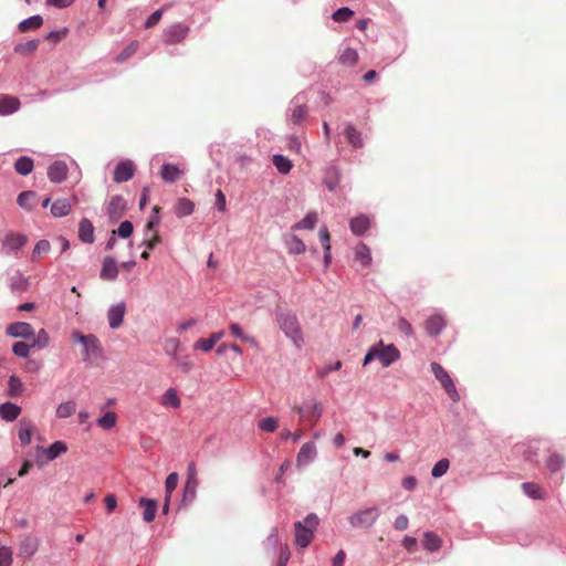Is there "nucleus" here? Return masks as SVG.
I'll return each instance as SVG.
<instances>
[{"mask_svg": "<svg viewBox=\"0 0 566 566\" xmlns=\"http://www.w3.org/2000/svg\"><path fill=\"white\" fill-rule=\"evenodd\" d=\"M523 492L531 499L538 500L544 497L542 489L533 482H524L522 484Z\"/></svg>", "mask_w": 566, "mask_h": 566, "instance_id": "nucleus-41", "label": "nucleus"}, {"mask_svg": "<svg viewBox=\"0 0 566 566\" xmlns=\"http://www.w3.org/2000/svg\"><path fill=\"white\" fill-rule=\"evenodd\" d=\"M338 61L343 65L353 66L358 61V53L356 50L347 48L340 53Z\"/></svg>", "mask_w": 566, "mask_h": 566, "instance_id": "nucleus-37", "label": "nucleus"}, {"mask_svg": "<svg viewBox=\"0 0 566 566\" xmlns=\"http://www.w3.org/2000/svg\"><path fill=\"white\" fill-rule=\"evenodd\" d=\"M298 412L304 415L310 422L316 423L322 417L323 406L316 400H311L307 401L303 407H300Z\"/></svg>", "mask_w": 566, "mask_h": 566, "instance_id": "nucleus-12", "label": "nucleus"}, {"mask_svg": "<svg viewBox=\"0 0 566 566\" xmlns=\"http://www.w3.org/2000/svg\"><path fill=\"white\" fill-rule=\"evenodd\" d=\"M450 463L448 459H441L439 460L431 470V475L433 478H441L449 470Z\"/></svg>", "mask_w": 566, "mask_h": 566, "instance_id": "nucleus-50", "label": "nucleus"}, {"mask_svg": "<svg viewBox=\"0 0 566 566\" xmlns=\"http://www.w3.org/2000/svg\"><path fill=\"white\" fill-rule=\"evenodd\" d=\"M189 28L182 23H176L168 27L163 34L166 44H176L186 39Z\"/></svg>", "mask_w": 566, "mask_h": 566, "instance_id": "nucleus-8", "label": "nucleus"}, {"mask_svg": "<svg viewBox=\"0 0 566 566\" xmlns=\"http://www.w3.org/2000/svg\"><path fill=\"white\" fill-rule=\"evenodd\" d=\"M21 412V408L11 402H4L0 406V417L7 421L15 420Z\"/></svg>", "mask_w": 566, "mask_h": 566, "instance_id": "nucleus-29", "label": "nucleus"}, {"mask_svg": "<svg viewBox=\"0 0 566 566\" xmlns=\"http://www.w3.org/2000/svg\"><path fill=\"white\" fill-rule=\"evenodd\" d=\"M115 233L122 238H128L133 233V224L129 221H123L117 231H113V234Z\"/></svg>", "mask_w": 566, "mask_h": 566, "instance_id": "nucleus-62", "label": "nucleus"}, {"mask_svg": "<svg viewBox=\"0 0 566 566\" xmlns=\"http://www.w3.org/2000/svg\"><path fill=\"white\" fill-rule=\"evenodd\" d=\"M32 339L31 346L44 348L49 345L50 337L45 329H41Z\"/></svg>", "mask_w": 566, "mask_h": 566, "instance_id": "nucleus-54", "label": "nucleus"}, {"mask_svg": "<svg viewBox=\"0 0 566 566\" xmlns=\"http://www.w3.org/2000/svg\"><path fill=\"white\" fill-rule=\"evenodd\" d=\"M276 321L285 336L292 340L295 347L301 348L304 344V338L296 315L292 313H281L277 315Z\"/></svg>", "mask_w": 566, "mask_h": 566, "instance_id": "nucleus-3", "label": "nucleus"}, {"mask_svg": "<svg viewBox=\"0 0 566 566\" xmlns=\"http://www.w3.org/2000/svg\"><path fill=\"white\" fill-rule=\"evenodd\" d=\"M139 49V42L133 41L130 42L116 57L117 62H124L129 59L132 55L136 54Z\"/></svg>", "mask_w": 566, "mask_h": 566, "instance_id": "nucleus-47", "label": "nucleus"}, {"mask_svg": "<svg viewBox=\"0 0 566 566\" xmlns=\"http://www.w3.org/2000/svg\"><path fill=\"white\" fill-rule=\"evenodd\" d=\"M116 420V413L113 411H108L97 420V424L102 429L108 430L115 427Z\"/></svg>", "mask_w": 566, "mask_h": 566, "instance_id": "nucleus-46", "label": "nucleus"}, {"mask_svg": "<svg viewBox=\"0 0 566 566\" xmlns=\"http://www.w3.org/2000/svg\"><path fill=\"white\" fill-rule=\"evenodd\" d=\"M396 327L405 336H407V337L413 336V328H412L411 324L405 317L398 318V321L396 323Z\"/></svg>", "mask_w": 566, "mask_h": 566, "instance_id": "nucleus-56", "label": "nucleus"}, {"mask_svg": "<svg viewBox=\"0 0 566 566\" xmlns=\"http://www.w3.org/2000/svg\"><path fill=\"white\" fill-rule=\"evenodd\" d=\"M126 308L124 303L113 305L107 312V318L112 328H118L122 325Z\"/></svg>", "mask_w": 566, "mask_h": 566, "instance_id": "nucleus-20", "label": "nucleus"}, {"mask_svg": "<svg viewBox=\"0 0 566 566\" xmlns=\"http://www.w3.org/2000/svg\"><path fill=\"white\" fill-rule=\"evenodd\" d=\"M409 525V520L405 514H400L396 517L394 522V527L397 531H405Z\"/></svg>", "mask_w": 566, "mask_h": 566, "instance_id": "nucleus-64", "label": "nucleus"}, {"mask_svg": "<svg viewBox=\"0 0 566 566\" xmlns=\"http://www.w3.org/2000/svg\"><path fill=\"white\" fill-rule=\"evenodd\" d=\"M174 363L180 367L184 371H190L193 368V363L188 355L177 354L172 358Z\"/></svg>", "mask_w": 566, "mask_h": 566, "instance_id": "nucleus-51", "label": "nucleus"}, {"mask_svg": "<svg viewBox=\"0 0 566 566\" xmlns=\"http://www.w3.org/2000/svg\"><path fill=\"white\" fill-rule=\"evenodd\" d=\"M323 250H331V237L327 227L323 226L318 231Z\"/></svg>", "mask_w": 566, "mask_h": 566, "instance_id": "nucleus-61", "label": "nucleus"}, {"mask_svg": "<svg viewBox=\"0 0 566 566\" xmlns=\"http://www.w3.org/2000/svg\"><path fill=\"white\" fill-rule=\"evenodd\" d=\"M72 210V202L69 199H57L51 206V213L55 218L67 216Z\"/></svg>", "mask_w": 566, "mask_h": 566, "instance_id": "nucleus-25", "label": "nucleus"}, {"mask_svg": "<svg viewBox=\"0 0 566 566\" xmlns=\"http://www.w3.org/2000/svg\"><path fill=\"white\" fill-rule=\"evenodd\" d=\"M28 242V239L25 235L14 232H9L4 235L2 239V252L4 254H10L11 252L19 251L22 249L25 243Z\"/></svg>", "mask_w": 566, "mask_h": 566, "instance_id": "nucleus-7", "label": "nucleus"}, {"mask_svg": "<svg viewBox=\"0 0 566 566\" xmlns=\"http://www.w3.org/2000/svg\"><path fill=\"white\" fill-rule=\"evenodd\" d=\"M195 210V205L187 198H180L175 206V213L181 218L190 216Z\"/></svg>", "mask_w": 566, "mask_h": 566, "instance_id": "nucleus-32", "label": "nucleus"}, {"mask_svg": "<svg viewBox=\"0 0 566 566\" xmlns=\"http://www.w3.org/2000/svg\"><path fill=\"white\" fill-rule=\"evenodd\" d=\"M318 221V214L315 211H310L302 220L296 222L293 230H313Z\"/></svg>", "mask_w": 566, "mask_h": 566, "instance_id": "nucleus-30", "label": "nucleus"}, {"mask_svg": "<svg viewBox=\"0 0 566 566\" xmlns=\"http://www.w3.org/2000/svg\"><path fill=\"white\" fill-rule=\"evenodd\" d=\"M318 523L317 515L311 513L303 521L294 524L295 544L298 548H305L312 543Z\"/></svg>", "mask_w": 566, "mask_h": 566, "instance_id": "nucleus-2", "label": "nucleus"}, {"mask_svg": "<svg viewBox=\"0 0 566 566\" xmlns=\"http://www.w3.org/2000/svg\"><path fill=\"white\" fill-rule=\"evenodd\" d=\"M72 340L83 345L85 358H88L91 354H96L99 350L98 339L94 335H82L80 332H73Z\"/></svg>", "mask_w": 566, "mask_h": 566, "instance_id": "nucleus-10", "label": "nucleus"}, {"mask_svg": "<svg viewBox=\"0 0 566 566\" xmlns=\"http://www.w3.org/2000/svg\"><path fill=\"white\" fill-rule=\"evenodd\" d=\"M380 516V511L377 506H370L363 510H359L352 514L348 518L350 526L358 527H371L378 517Z\"/></svg>", "mask_w": 566, "mask_h": 566, "instance_id": "nucleus-5", "label": "nucleus"}, {"mask_svg": "<svg viewBox=\"0 0 566 566\" xmlns=\"http://www.w3.org/2000/svg\"><path fill=\"white\" fill-rule=\"evenodd\" d=\"M197 468L195 462H190L187 467V481L184 490L185 500H193L198 486Z\"/></svg>", "mask_w": 566, "mask_h": 566, "instance_id": "nucleus-9", "label": "nucleus"}, {"mask_svg": "<svg viewBox=\"0 0 566 566\" xmlns=\"http://www.w3.org/2000/svg\"><path fill=\"white\" fill-rule=\"evenodd\" d=\"M51 250V244L48 240H40L33 251H32V261H38L41 259L44 254H48Z\"/></svg>", "mask_w": 566, "mask_h": 566, "instance_id": "nucleus-44", "label": "nucleus"}, {"mask_svg": "<svg viewBox=\"0 0 566 566\" xmlns=\"http://www.w3.org/2000/svg\"><path fill=\"white\" fill-rule=\"evenodd\" d=\"M43 24V19L41 15L36 14L30 17L23 21H21L18 25L20 32H29L31 30H36Z\"/></svg>", "mask_w": 566, "mask_h": 566, "instance_id": "nucleus-33", "label": "nucleus"}, {"mask_svg": "<svg viewBox=\"0 0 566 566\" xmlns=\"http://www.w3.org/2000/svg\"><path fill=\"white\" fill-rule=\"evenodd\" d=\"M67 165L64 161H54L48 169V177L54 184L64 181L67 177Z\"/></svg>", "mask_w": 566, "mask_h": 566, "instance_id": "nucleus-16", "label": "nucleus"}, {"mask_svg": "<svg viewBox=\"0 0 566 566\" xmlns=\"http://www.w3.org/2000/svg\"><path fill=\"white\" fill-rule=\"evenodd\" d=\"M285 245L290 254L298 255L305 252L306 245L305 243L294 234L289 235L285 239Z\"/></svg>", "mask_w": 566, "mask_h": 566, "instance_id": "nucleus-27", "label": "nucleus"}, {"mask_svg": "<svg viewBox=\"0 0 566 566\" xmlns=\"http://www.w3.org/2000/svg\"><path fill=\"white\" fill-rule=\"evenodd\" d=\"M279 427V422L274 417H266L258 422V428L264 432H274Z\"/></svg>", "mask_w": 566, "mask_h": 566, "instance_id": "nucleus-48", "label": "nucleus"}, {"mask_svg": "<svg viewBox=\"0 0 566 566\" xmlns=\"http://www.w3.org/2000/svg\"><path fill=\"white\" fill-rule=\"evenodd\" d=\"M21 106L20 99L13 95L0 94V116H8Z\"/></svg>", "mask_w": 566, "mask_h": 566, "instance_id": "nucleus-14", "label": "nucleus"}, {"mask_svg": "<svg viewBox=\"0 0 566 566\" xmlns=\"http://www.w3.org/2000/svg\"><path fill=\"white\" fill-rule=\"evenodd\" d=\"M354 15V11L350 10L349 8L347 7H343L338 10H336L332 18L334 21L336 22H346L348 21Z\"/></svg>", "mask_w": 566, "mask_h": 566, "instance_id": "nucleus-55", "label": "nucleus"}, {"mask_svg": "<svg viewBox=\"0 0 566 566\" xmlns=\"http://www.w3.org/2000/svg\"><path fill=\"white\" fill-rule=\"evenodd\" d=\"M67 451L66 443L62 441H55L49 448H38L36 451V462L42 464L46 461H53L59 455L65 453Z\"/></svg>", "mask_w": 566, "mask_h": 566, "instance_id": "nucleus-6", "label": "nucleus"}, {"mask_svg": "<svg viewBox=\"0 0 566 566\" xmlns=\"http://www.w3.org/2000/svg\"><path fill=\"white\" fill-rule=\"evenodd\" d=\"M430 367L436 379L440 382L449 398L453 402H458L460 400V395L455 388L454 381L448 371L439 363L436 361L431 363Z\"/></svg>", "mask_w": 566, "mask_h": 566, "instance_id": "nucleus-4", "label": "nucleus"}, {"mask_svg": "<svg viewBox=\"0 0 566 566\" xmlns=\"http://www.w3.org/2000/svg\"><path fill=\"white\" fill-rule=\"evenodd\" d=\"M125 208V201L122 197H112L107 207V213L112 219H119Z\"/></svg>", "mask_w": 566, "mask_h": 566, "instance_id": "nucleus-26", "label": "nucleus"}, {"mask_svg": "<svg viewBox=\"0 0 566 566\" xmlns=\"http://www.w3.org/2000/svg\"><path fill=\"white\" fill-rule=\"evenodd\" d=\"M442 542L440 537L433 532H426L423 534V547L429 552H437L440 549Z\"/></svg>", "mask_w": 566, "mask_h": 566, "instance_id": "nucleus-34", "label": "nucleus"}, {"mask_svg": "<svg viewBox=\"0 0 566 566\" xmlns=\"http://www.w3.org/2000/svg\"><path fill=\"white\" fill-rule=\"evenodd\" d=\"M446 318L441 314H433L424 322V329L430 336H438L446 327Z\"/></svg>", "mask_w": 566, "mask_h": 566, "instance_id": "nucleus-15", "label": "nucleus"}, {"mask_svg": "<svg viewBox=\"0 0 566 566\" xmlns=\"http://www.w3.org/2000/svg\"><path fill=\"white\" fill-rule=\"evenodd\" d=\"M76 410V403L73 400L61 403L56 409V417L65 419L71 417Z\"/></svg>", "mask_w": 566, "mask_h": 566, "instance_id": "nucleus-43", "label": "nucleus"}, {"mask_svg": "<svg viewBox=\"0 0 566 566\" xmlns=\"http://www.w3.org/2000/svg\"><path fill=\"white\" fill-rule=\"evenodd\" d=\"M307 114L305 105H295L292 109L291 120L293 124H301Z\"/></svg>", "mask_w": 566, "mask_h": 566, "instance_id": "nucleus-52", "label": "nucleus"}, {"mask_svg": "<svg viewBox=\"0 0 566 566\" xmlns=\"http://www.w3.org/2000/svg\"><path fill=\"white\" fill-rule=\"evenodd\" d=\"M317 457V449L316 444L313 441L305 442L297 455H296V465L298 468L305 467L313 462L315 458Z\"/></svg>", "mask_w": 566, "mask_h": 566, "instance_id": "nucleus-11", "label": "nucleus"}, {"mask_svg": "<svg viewBox=\"0 0 566 566\" xmlns=\"http://www.w3.org/2000/svg\"><path fill=\"white\" fill-rule=\"evenodd\" d=\"M178 481H179V476L176 472L170 473L166 479V482H165L166 495H165V501H164V505H163L164 514H167L169 511L171 494L176 490Z\"/></svg>", "mask_w": 566, "mask_h": 566, "instance_id": "nucleus-18", "label": "nucleus"}, {"mask_svg": "<svg viewBox=\"0 0 566 566\" xmlns=\"http://www.w3.org/2000/svg\"><path fill=\"white\" fill-rule=\"evenodd\" d=\"M7 333L12 337L30 339L34 337V329L29 323L17 322L8 326Z\"/></svg>", "mask_w": 566, "mask_h": 566, "instance_id": "nucleus-13", "label": "nucleus"}, {"mask_svg": "<svg viewBox=\"0 0 566 566\" xmlns=\"http://www.w3.org/2000/svg\"><path fill=\"white\" fill-rule=\"evenodd\" d=\"M118 274V268L113 258H105L103 261V266L101 270V279L106 281H112L116 279Z\"/></svg>", "mask_w": 566, "mask_h": 566, "instance_id": "nucleus-24", "label": "nucleus"}, {"mask_svg": "<svg viewBox=\"0 0 566 566\" xmlns=\"http://www.w3.org/2000/svg\"><path fill=\"white\" fill-rule=\"evenodd\" d=\"M39 40H31L25 43H19L15 45L14 51L22 55L33 53L39 46Z\"/></svg>", "mask_w": 566, "mask_h": 566, "instance_id": "nucleus-45", "label": "nucleus"}, {"mask_svg": "<svg viewBox=\"0 0 566 566\" xmlns=\"http://www.w3.org/2000/svg\"><path fill=\"white\" fill-rule=\"evenodd\" d=\"M355 259L363 266H369L373 261L370 249L363 242L358 243L355 248Z\"/></svg>", "mask_w": 566, "mask_h": 566, "instance_id": "nucleus-28", "label": "nucleus"}, {"mask_svg": "<svg viewBox=\"0 0 566 566\" xmlns=\"http://www.w3.org/2000/svg\"><path fill=\"white\" fill-rule=\"evenodd\" d=\"M272 161L277 171L282 175H287L293 168L292 161L283 155H274Z\"/></svg>", "mask_w": 566, "mask_h": 566, "instance_id": "nucleus-35", "label": "nucleus"}, {"mask_svg": "<svg viewBox=\"0 0 566 566\" xmlns=\"http://www.w3.org/2000/svg\"><path fill=\"white\" fill-rule=\"evenodd\" d=\"M370 227V220L367 216L360 214L349 221L350 231L355 235L364 234Z\"/></svg>", "mask_w": 566, "mask_h": 566, "instance_id": "nucleus-21", "label": "nucleus"}, {"mask_svg": "<svg viewBox=\"0 0 566 566\" xmlns=\"http://www.w3.org/2000/svg\"><path fill=\"white\" fill-rule=\"evenodd\" d=\"M198 322L199 321L196 317H190V318H187V319H182V321L177 323L176 332L178 334H184L185 332H187L191 327L196 326L198 324Z\"/></svg>", "mask_w": 566, "mask_h": 566, "instance_id": "nucleus-57", "label": "nucleus"}, {"mask_svg": "<svg viewBox=\"0 0 566 566\" xmlns=\"http://www.w3.org/2000/svg\"><path fill=\"white\" fill-rule=\"evenodd\" d=\"M161 405L168 408L177 409L181 401L175 388H169L161 397Z\"/></svg>", "mask_w": 566, "mask_h": 566, "instance_id": "nucleus-31", "label": "nucleus"}, {"mask_svg": "<svg viewBox=\"0 0 566 566\" xmlns=\"http://www.w3.org/2000/svg\"><path fill=\"white\" fill-rule=\"evenodd\" d=\"M164 350L167 355L171 357V359L180 353L181 343L177 337H168L164 342Z\"/></svg>", "mask_w": 566, "mask_h": 566, "instance_id": "nucleus-36", "label": "nucleus"}, {"mask_svg": "<svg viewBox=\"0 0 566 566\" xmlns=\"http://www.w3.org/2000/svg\"><path fill=\"white\" fill-rule=\"evenodd\" d=\"M29 279L24 275L17 273L11 277V290L13 292L22 293L28 290Z\"/></svg>", "mask_w": 566, "mask_h": 566, "instance_id": "nucleus-39", "label": "nucleus"}, {"mask_svg": "<svg viewBox=\"0 0 566 566\" xmlns=\"http://www.w3.org/2000/svg\"><path fill=\"white\" fill-rule=\"evenodd\" d=\"M34 426L29 419H21L18 423V436L19 440L23 446H28L31 443L32 434L34 432Z\"/></svg>", "mask_w": 566, "mask_h": 566, "instance_id": "nucleus-17", "label": "nucleus"}, {"mask_svg": "<svg viewBox=\"0 0 566 566\" xmlns=\"http://www.w3.org/2000/svg\"><path fill=\"white\" fill-rule=\"evenodd\" d=\"M8 388H9V395L11 397H17L22 394L23 384L18 377L11 376L8 381Z\"/></svg>", "mask_w": 566, "mask_h": 566, "instance_id": "nucleus-49", "label": "nucleus"}, {"mask_svg": "<svg viewBox=\"0 0 566 566\" xmlns=\"http://www.w3.org/2000/svg\"><path fill=\"white\" fill-rule=\"evenodd\" d=\"M214 343L213 340L211 339V337H207V338H199L198 340H196L193 343V349L195 350H200V352H203V353H208L210 352L213 347H214Z\"/></svg>", "mask_w": 566, "mask_h": 566, "instance_id": "nucleus-53", "label": "nucleus"}, {"mask_svg": "<svg viewBox=\"0 0 566 566\" xmlns=\"http://www.w3.org/2000/svg\"><path fill=\"white\" fill-rule=\"evenodd\" d=\"M546 464L552 472H556L563 467L564 459L558 454H552L547 458Z\"/></svg>", "mask_w": 566, "mask_h": 566, "instance_id": "nucleus-58", "label": "nucleus"}, {"mask_svg": "<svg viewBox=\"0 0 566 566\" xmlns=\"http://www.w3.org/2000/svg\"><path fill=\"white\" fill-rule=\"evenodd\" d=\"M134 169L129 161L119 163L114 170V180L116 182H125L133 177Z\"/></svg>", "mask_w": 566, "mask_h": 566, "instance_id": "nucleus-22", "label": "nucleus"}, {"mask_svg": "<svg viewBox=\"0 0 566 566\" xmlns=\"http://www.w3.org/2000/svg\"><path fill=\"white\" fill-rule=\"evenodd\" d=\"M400 358V352L394 344L385 345L382 340L373 345L364 358V366L378 359L384 367H389Z\"/></svg>", "mask_w": 566, "mask_h": 566, "instance_id": "nucleus-1", "label": "nucleus"}, {"mask_svg": "<svg viewBox=\"0 0 566 566\" xmlns=\"http://www.w3.org/2000/svg\"><path fill=\"white\" fill-rule=\"evenodd\" d=\"M78 238L84 243H93L94 242V227H93L92 222L86 218H84L80 221Z\"/></svg>", "mask_w": 566, "mask_h": 566, "instance_id": "nucleus-23", "label": "nucleus"}, {"mask_svg": "<svg viewBox=\"0 0 566 566\" xmlns=\"http://www.w3.org/2000/svg\"><path fill=\"white\" fill-rule=\"evenodd\" d=\"M159 174L165 182L172 184L181 177L184 171L177 165L166 163L161 166Z\"/></svg>", "mask_w": 566, "mask_h": 566, "instance_id": "nucleus-19", "label": "nucleus"}, {"mask_svg": "<svg viewBox=\"0 0 566 566\" xmlns=\"http://www.w3.org/2000/svg\"><path fill=\"white\" fill-rule=\"evenodd\" d=\"M282 440L292 439L293 442H297L303 437V431L301 429L291 432L287 429H283L280 433Z\"/></svg>", "mask_w": 566, "mask_h": 566, "instance_id": "nucleus-63", "label": "nucleus"}, {"mask_svg": "<svg viewBox=\"0 0 566 566\" xmlns=\"http://www.w3.org/2000/svg\"><path fill=\"white\" fill-rule=\"evenodd\" d=\"M14 168L18 174L22 176L29 175L33 169V160L30 157H20L15 164Z\"/></svg>", "mask_w": 566, "mask_h": 566, "instance_id": "nucleus-40", "label": "nucleus"}, {"mask_svg": "<svg viewBox=\"0 0 566 566\" xmlns=\"http://www.w3.org/2000/svg\"><path fill=\"white\" fill-rule=\"evenodd\" d=\"M12 563V551L7 546L0 547V566H10Z\"/></svg>", "mask_w": 566, "mask_h": 566, "instance_id": "nucleus-60", "label": "nucleus"}, {"mask_svg": "<svg viewBox=\"0 0 566 566\" xmlns=\"http://www.w3.org/2000/svg\"><path fill=\"white\" fill-rule=\"evenodd\" d=\"M32 346L24 342H17L12 346V352L19 357H28Z\"/></svg>", "mask_w": 566, "mask_h": 566, "instance_id": "nucleus-59", "label": "nucleus"}, {"mask_svg": "<svg viewBox=\"0 0 566 566\" xmlns=\"http://www.w3.org/2000/svg\"><path fill=\"white\" fill-rule=\"evenodd\" d=\"M157 510V501L144 499V521L151 522L156 516Z\"/></svg>", "mask_w": 566, "mask_h": 566, "instance_id": "nucleus-42", "label": "nucleus"}, {"mask_svg": "<svg viewBox=\"0 0 566 566\" xmlns=\"http://www.w3.org/2000/svg\"><path fill=\"white\" fill-rule=\"evenodd\" d=\"M229 328H230L231 334H232L233 336H235L237 338H239V339H241V340H243V342H247V343H249V344H250V345H252V346H256V345H258V343H256V340L254 339V337H252V336H250V335L245 334L239 324H237V323H231V324L229 325Z\"/></svg>", "mask_w": 566, "mask_h": 566, "instance_id": "nucleus-38", "label": "nucleus"}]
</instances>
